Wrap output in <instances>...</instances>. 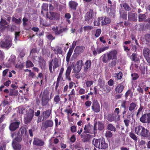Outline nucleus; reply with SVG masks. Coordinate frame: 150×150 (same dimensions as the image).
I'll return each mask as SVG.
<instances>
[{"label": "nucleus", "mask_w": 150, "mask_h": 150, "mask_svg": "<svg viewBox=\"0 0 150 150\" xmlns=\"http://www.w3.org/2000/svg\"><path fill=\"white\" fill-rule=\"evenodd\" d=\"M16 58L15 55H11L9 60V61L11 63L14 64Z\"/></svg>", "instance_id": "nucleus-49"}, {"label": "nucleus", "mask_w": 150, "mask_h": 150, "mask_svg": "<svg viewBox=\"0 0 150 150\" xmlns=\"http://www.w3.org/2000/svg\"><path fill=\"white\" fill-rule=\"evenodd\" d=\"M93 128V127L90 123L85 125L84 127V132L87 133H91V130Z\"/></svg>", "instance_id": "nucleus-18"}, {"label": "nucleus", "mask_w": 150, "mask_h": 150, "mask_svg": "<svg viewBox=\"0 0 150 150\" xmlns=\"http://www.w3.org/2000/svg\"><path fill=\"white\" fill-rule=\"evenodd\" d=\"M146 18V16L144 14H140L139 17V21H144Z\"/></svg>", "instance_id": "nucleus-37"}, {"label": "nucleus", "mask_w": 150, "mask_h": 150, "mask_svg": "<svg viewBox=\"0 0 150 150\" xmlns=\"http://www.w3.org/2000/svg\"><path fill=\"white\" fill-rule=\"evenodd\" d=\"M93 81H86L85 84L87 87H89L93 83Z\"/></svg>", "instance_id": "nucleus-50"}, {"label": "nucleus", "mask_w": 150, "mask_h": 150, "mask_svg": "<svg viewBox=\"0 0 150 150\" xmlns=\"http://www.w3.org/2000/svg\"><path fill=\"white\" fill-rule=\"evenodd\" d=\"M34 111L31 109H30L27 115L24 117V122L26 124L30 123L31 121L33 116Z\"/></svg>", "instance_id": "nucleus-7"}, {"label": "nucleus", "mask_w": 150, "mask_h": 150, "mask_svg": "<svg viewBox=\"0 0 150 150\" xmlns=\"http://www.w3.org/2000/svg\"><path fill=\"white\" fill-rule=\"evenodd\" d=\"M93 144L96 147L101 149H105L108 147V144L105 143L104 139H101L94 138Z\"/></svg>", "instance_id": "nucleus-1"}, {"label": "nucleus", "mask_w": 150, "mask_h": 150, "mask_svg": "<svg viewBox=\"0 0 150 150\" xmlns=\"http://www.w3.org/2000/svg\"><path fill=\"white\" fill-rule=\"evenodd\" d=\"M98 85L100 88H103L104 86L105 82L104 80L100 79L98 80Z\"/></svg>", "instance_id": "nucleus-44"}, {"label": "nucleus", "mask_w": 150, "mask_h": 150, "mask_svg": "<svg viewBox=\"0 0 150 150\" xmlns=\"http://www.w3.org/2000/svg\"><path fill=\"white\" fill-rule=\"evenodd\" d=\"M131 58L132 60L135 61H137L138 59L137 57V54L134 53L132 54L131 56Z\"/></svg>", "instance_id": "nucleus-41"}, {"label": "nucleus", "mask_w": 150, "mask_h": 150, "mask_svg": "<svg viewBox=\"0 0 150 150\" xmlns=\"http://www.w3.org/2000/svg\"><path fill=\"white\" fill-rule=\"evenodd\" d=\"M21 133L22 134H26V130L25 128L24 127H22L21 128Z\"/></svg>", "instance_id": "nucleus-61"}, {"label": "nucleus", "mask_w": 150, "mask_h": 150, "mask_svg": "<svg viewBox=\"0 0 150 150\" xmlns=\"http://www.w3.org/2000/svg\"><path fill=\"white\" fill-rule=\"evenodd\" d=\"M110 22V19L108 18H105L103 20H102V25H105L109 24Z\"/></svg>", "instance_id": "nucleus-31"}, {"label": "nucleus", "mask_w": 150, "mask_h": 150, "mask_svg": "<svg viewBox=\"0 0 150 150\" xmlns=\"http://www.w3.org/2000/svg\"><path fill=\"white\" fill-rule=\"evenodd\" d=\"M52 30L56 35H59L62 33V30L60 29L58 30V28L57 26L53 27Z\"/></svg>", "instance_id": "nucleus-27"}, {"label": "nucleus", "mask_w": 150, "mask_h": 150, "mask_svg": "<svg viewBox=\"0 0 150 150\" xmlns=\"http://www.w3.org/2000/svg\"><path fill=\"white\" fill-rule=\"evenodd\" d=\"M102 61L104 63H107L108 61H109L108 58L107 54H105L103 55Z\"/></svg>", "instance_id": "nucleus-46"}, {"label": "nucleus", "mask_w": 150, "mask_h": 150, "mask_svg": "<svg viewBox=\"0 0 150 150\" xmlns=\"http://www.w3.org/2000/svg\"><path fill=\"white\" fill-rule=\"evenodd\" d=\"M91 65V62L90 60H87L85 63L84 68L85 72L88 71V69L90 68Z\"/></svg>", "instance_id": "nucleus-22"}, {"label": "nucleus", "mask_w": 150, "mask_h": 150, "mask_svg": "<svg viewBox=\"0 0 150 150\" xmlns=\"http://www.w3.org/2000/svg\"><path fill=\"white\" fill-rule=\"evenodd\" d=\"M47 17L50 19L53 20H57L59 18L60 15L58 13L50 11L47 15Z\"/></svg>", "instance_id": "nucleus-8"}, {"label": "nucleus", "mask_w": 150, "mask_h": 150, "mask_svg": "<svg viewBox=\"0 0 150 150\" xmlns=\"http://www.w3.org/2000/svg\"><path fill=\"white\" fill-rule=\"evenodd\" d=\"M131 76L132 77V79L133 80H136L137 79L138 77V75L136 73L132 74H131Z\"/></svg>", "instance_id": "nucleus-52"}, {"label": "nucleus", "mask_w": 150, "mask_h": 150, "mask_svg": "<svg viewBox=\"0 0 150 150\" xmlns=\"http://www.w3.org/2000/svg\"><path fill=\"white\" fill-rule=\"evenodd\" d=\"M25 111V108L22 106H20L18 108V112L21 114H23Z\"/></svg>", "instance_id": "nucleus-35"}, {"label": "nucleus", "mask_w": 150, "mask_h": 150, "mask_svg": "<svg viewBox=\"0 0 150 150\" xmlns=\"http://www.w3.org/2000/svg\"><path fill=\"white\" fill-rule=\"evenodd\" d=\"M11 41L10 37H6L0 42V46L2 48L8 49L11 45Z\"/></svg>", "instance_id": "nucleus-3"}, {"label": "nucleus", "mask_w": 150, "mask_h": 150, "mask_svg": "<svg viewBox=\"0 0 150 150\" xmlns=\"http://www.w3.org/2000/svg\"><path fill=\"white\" fill-rule=\"evenodd\" d=\"M83 63V61L81 60H80L77 62L73 69V71L74 73H78L81 71Z\"/></svg>", "instance_id": "nucleus-9"}, {"label": "nucleus", "mask_w": 150, "mask_h": 150, "mask_svg": "<svg viewBox=\"0 0 150 150\" xmlns=\"http://www.w3.org/2000/svg\"><path fill=\"white\" fill-rule=\"evenodd\" d=\"M84 49V47L83 46H77L74 50V52L76 54H80L83 52Z\"/></svg>", "instance_id": "nucleus-21"}, {"label": "nucleus", "mask_w": 150, "mask_h": 150, "mask_svg": "<svg viewBox=\"0 0 150 150\" xmlns=\"http://www.w3.org/2000/svg\"><path fill=\"white\" fill-rule=\"evenodd\" d=\"M12 146L15 150H20L21 149V145L15 142L14 140L13 142Z\"/></svg>", "instance_id": "nucleus-25"}, {"label": "nucleus", "mask_w": 150, "mask_h": 150, "mask_svg": "<svg viewBox=\"0 0 150 150\" xmlns=\"http://www.w3.org/2000/svg\"><path fill=\"white\" fill-rule=\"evenodd\" d=\"M60 98L59 96L57 95L54 97V101L56 103V104L58 103L60 101Z\"/></svg>", "instance_id": "nucleus-51"}, {"label": "nucleus", "mask_w": 150, "mask_h": 150, "mask_svg": "<svg viewBox=\"0 0 150 150\" xmlns=\"http://www.w3.org/2000/svg\"><path fill=\"white\" fill-rule=\"evenodd\" d=\"M129 135L131 138L135 141H137V137L134 134L130 132L129 133Z\"/></svg>", "instance_id": "nucleus-48"}, {"label": "nucleus", "mask_w": 150, "mask_h": 150, "mask_svg": "<svg viewBox=\"0 0 150 150\" xmlns=\"http://www.w3.org/2000/svg\"><path fill=\"white\" fill-rule=\"evenodd\" d=\"M105 118L110 122L114 121L116 117V116L113 114H109L108 115H104Z\"/></svg>", "instance_id": "nucleus-17"}, {"label": "nucleus", "mask_w": 150, "mask_h": 150, "mask_svg": "<svg viewBox=\"0 0 150 150\" xmlns=\"http://www.w3.org/2000/svg\"><path fill=\"white\" fill-rule=\"evenodd\" d=\"M108 130L112 131H116V128L112 124H109L108 126Z\"/></svg>", "instance_id": "nucleus-38"}, {"label": "nucleus", "mask_w": 150, "mask_h": 150, "mask_svg": "<svg viewBox=\"0 0 150 150\" xmlns=\"http://www.w3.org/2000/svg\"><path fill=\"white\" fill-rule=\"evenodd\" d=\"M116 64V61L114 60L112 61L109 64V66L111 67H113L115 66Z\"/></svg>", "instance_id": "nucleus-57"}, {"label": "nucleus", "mask_w": 150, "mask_h": 150, "mask_svg": "<svg viewBox=\"0 0 150 150\" xmlns=\"http://www.w3.org/2000/svg\"><path fill=\"white\" fill-rule=\"evenodd\" d=\"M137 15L132 13H129L128 19L130 21H136L137 20Z\"/></svg>", "instance_id": "nucleus-16"}, {"label": "nucleus", "mask_w": 150, "mask_h": 150, "mask_svg": "<svg viewBox=\"0 0 150 150\" xmlns=\"http://www.w3.org/2000/svg\"><path fill=\"white\" fill-rule=\"evenodd\" d=\"M107 56L109 60L116 59L117 57V51L115 50L111 51L107 53Z\"/></svg>", "instance_id": "nucleus-11"}, {"label": "nucleus", "mask_w": 150, "mask_h": 150, "mask_svg": "<svg viewBox=\"0 0 150 150\" xmlns=\"http://www.w3.org/2000/svg\"><path fill=\"white\" fill-rule=\"evenodd\" d=\"M0 23L1 25L2 26H4L7 24L5 20L3 19L2 18H1Z\"/></svg>", "instance_id": "nucleus-55"}, {"label": "nucleus", "mask_w": 150, "mask_h": 150, "mask_svg": "<svg viewBox=\"0 0 150 150\" xmlns=\"http://www.w3.org/2000/svg\"><path fill=\"white\" fill-rule=\"evenodd\" d=\"M93 28V27L90 26H85L83 27V30L84 31H90Z\"/></svg>", "instance_id": "nucleus-45"}, {"label": "nucleus", "mask_w": 150, "mask_h": 150, "mask_svg": "<svg viewBox=\"0 0 150 150\" xmlns=\"http://www.w3.org/2000/svg\"><path fill=\"white\" fill-rule=\"evenodd\" d=\"M144 56L147 62L150 65V50L146 47H144L143 50Z\"/></svg>", "instance_id": "nucleus-12"}, {"label": "nucleus", "mask_w": 150, "mask_h": 150, "mask_svg": "<svg viewBox=\"0 0 150 150\" xmlns=\"http://www.w3.org/2000/svg\"><path fill=\"white\" fill-rule=\"evenodd\" d=\"M73 67V65L72 64L71 66H69L67 69L65 74V75L67 76H69L72 68Z\"/></svg>", "instance_id": "nucleus-32"}, {"label": "nucleus", "mask_w": 150, "mask_h": 150, "mask_svg": "<svg viewBox=\"0 0 150 150\" xmlns=\"http://www.w3.org/2000/svg\"><path fill=\"white\" fill-rule=\"evenodd\" d=\"M122 74L121 72H120L117 74V77L118 79H121L122 77Z\"/></svg>", "instance_id": "nucleus-64"}, {"label": "nucleus", "mask_w": 150, "mask_h": 150, "mask_svg": "<svg viewBox=\"0 0 150 150\" xmlns=\"http://www.w3.org/2000/svg\"><path fill=\"white\" fill-rule=\"evenodd\" d=\"M48 4H43L42 6V10L41 11V13L43 14V10L47 11L48 10Z\"/></svg>", "instance_id": "nucleus-36"}, {"label": "nucleus", "mask_w": 150, "mask_h": 150, "mask_svg": "<svg viewBox=\"0 0 150 150\" xmlns=\"http://www.w3.org/2000/svg\"><path fill=\"white\" fill-rule=\"evenodd\" d=\"M108 47H104L98 49L97 50V52L98 54L101 53V52L104 51L108 49Z\"/></svg>", "instance_id": "nucleus-43"}, {"label": "nucleus", "mask_w": 150, "mask_h": 150, "mask_svg": "<svg viewBox=\"0 0 150 150\" xmlns=\"http://www.w3.org/2000/svg\"><path fill=\"white\" fill-rule=\"evenodd\" d=\"M78 5L76 2L74 1H71L69 3V7L73 10H76Z\"/></svg>", "instance_id": "nucleus-24"}, {"label": "nucleus", "mask_w": 150, "mask_h": 150, "mask_svg": "<svg viewBox=\"0 0 150 150\" xmlns=\"http://www.w3.org/2000/svg\"><path fill=\"white\" fill-rule=\"evenodd\" d=\"M145 39L147 42H150V34H148L146 35Z\"/></svg>", "instance_id": "nucleus-60"}, {"label": "nucleus", "mask_w": 150, "mask_h": 150, "mask_svg": "<svg viewBox=\"0 0 150 150\" xmlns=\"http://www.w3.org/2000/svg\"><path fill=\"white\" fill-rule=\"evenodd\" d=\"M59 66L58 59L56 58L53 59L49 62V68L50 72H53L52 69L54 71L55 69Z\"/></svg>", "instance_id": "nucleus-4"}, {"label": "nucleus", "mask_w": 150, "mask_h": 150, "mask_svg": "<svg viewBox=\"0 0 150 150\" xmlns=\"http://www.w3.org/2000/svg\"><path fill=\"white\" fill-rule=\"evenodd\" d=\"M91 103L92 102L91 101L88 100L85 102V104L87 107H89L91 106Z\"/></svg>", "instance_id": "nucleus-62"}, {"label": "nucleus", "mask_w": 150, "mask_h": 150, "mask_svg": "<svg viewBox=\"0 0 150 150\" xmlns=\"http://www.w3.org/2000/svg\"><path fill=\"white\" fill-rule=\"evenodd\" d=\"M52 50H53L54 52L55 53L61 54L63 52L61 48L59 47H57L56 48H52Z\"/></svg>", "instance_id": "nucleus-28"}, {"label": "nucleus", "mask_w": 150, "mask_h": 150, "mask_svg": "<svg viewBox=\"0 0 150 150\" xmlns=\"http://www.w3.org/2000/svg\"><path fill=\"white\" fill-rule=\"evenodd\" d=\"M140 121L143 123H150V113L144 114L140 117Z\"/></svg>", "instance_id": "nucleus-10"}, {"label": "nucleus", "mask_w": 150, "mask_h": 150, "mask_svg": "<svg viewBox=\"0 0 150 150\" xmlns=\"http://www.w3.org/2000/svg\"><path fill=\"white\" fill-rule=\"evenodd\" d=\"M33 144L37 146H41L44 145V142L43 141L38 138H35Z\"/></svg>", "instance_id": "nucleus-19"}, {"label": "nucleus", "mask_w": 150, "mask_h": 150, "mask_svg": "<svg viewBox=\"0 0 150 150\" xmlns=\"http://www.w3.org/2000/svg\"><path fill=\"white\" fill-rule=\"evenodd\" d=\"M124 89V86L122 84H118L116 87L115 91L117 93H121Z\"/></svg>", "instance_id": "nucleus-26"}, {"label": "nucleus", "mask_w": 150, "mask_h": 150, "mask_svg": "<svg viewBox=\"0 0 150 150\" xmlns=\"http://www.w3.org/2000/svg\"><path fill=\"white\" fill-rule=\"evenodd\" d=\"M33 64L30 61H28L26 62V67H31L33 66Z\"/></svg>", "instance_id": "nucleus-54"}, {"label": "nucleus", "mask_w": 150, "mask_h": 150, "mask_svg": "<svg viewBox=\"0 0 150 150\" xmlns=\"http://www.w3.org/2000/svg\"><path fill=\"white\" fill-rule=\"evenodd\" d=\"M16 133H14L11 135V137L13 138H15V139L17 141L20 142L21 141L22 138L19 135L17 136V137H16Z\"/></svg>", "instance_id": "nucleus-30"}, {"label": "nucleus", "mask_w": 150, "mask_h": 150, "mask_svg": "<svg viewBox=\"0 0 150 150\" xmlns=\"http://www.w3.org/2000/svg\"><path fill=\"white\" fill-rule=\"evenodd\" d=\"M23 25L24 26H25L27 25V22L28 21V19L24 17L23 19Z\"/></svg>", "instance_id": "nucleus-59"}, {"label": "nucleus", "mask_w": 150, "mask_h": 150, "mask_svg": "<svg viewBox=\"0 0 150 150\" xmlns=\"http://www.w3.org/2000/svg\"><path fill=\"white\" fill-rule=\"evenodd\" d=\"M124 122L125 123V126L127 127L129 125V120H125L124 121Z\"/></svg>", "instance_id": "nucleus-63"}, {"label": "nucleus", "mask_w": 150, "mask_h": 150, "mask_svg": "<svg viewBox=\"0 0 150 150\" xmlns=\"http://www.w3.org/2000/svg\"><path fill=\"white\" fill-rule=\"evenodd\" d=\"M92 109L93 111L95 112H99L100 111V105L98 101L95 100L93 101L92 106Z\"/></svg>", "instance_id": "nucleus-13"}, {"label": "nucleus", "mask_w": 150, "mask_h": 150, "mask_svg": "<svg viewBox=\"0 0 150 150\" xmlns=\"http://www.w3.org/2000/svg\"><path fill=\"white\" fill-rule=\"evenodd\" d=\"M102 18L101 17L98 18L97 20H96L94 22V24L95 26H98L100 23V22L102 21Z\"/></svg>", "instance_id": "nucleus-34"}, {"label": "nucleus", "mask_w": 150, "mask_h": 150, "mask_svg": "<svg viewBox=\"0 0 150 150\" xmlns=\"http://www.w3.org/2000/svg\"><path fill=\"white\" fill-rule=\"evenodd\" d=\"M101 32V30L99 29H98L96 30V33L95 35L97 37H99L100 35Z\"/></svg>", "instance_id": "nucleus-53"}, {"label": "nucleus", "mask_w": 150, "mask_h": 150, "mask_svg": "<svg viewBox=\"0 0 150 150\" xmlns=\"http://www.w3.org/2000/svg\"><path fill=\"white\" fill-rule=\"evenodd\" d=\"M49 93L46 90L44 92L42 99V106L46 105L49 101Z\"/></svg>", "instance_id": "nucleus-6"}, {"label": "nucleus", "mask_w": 150, "mask_h": 150, "mask_svg": "<svg viewBox=\"0 0 150 150\" xmlns=\"http://www.w3.org/2000/svg\"><path fill=\"white\" fill-rule=\"evenodd\" d=\"M18 93V91L12 90H11L9 93V94L11 96H17Z\"/></svg>", "instance_id": "nucleus-33"}, {"label": "nucleus", "mask_w": 150, "mask_h": 150, "mask_svg": "<svg viewBox=\"0 0 150 150\" xmlns=\"http://www.w3.org/2000/svg\"><path fill=\"white\" fill-rule=\"evenodd\" d=\"M12 20L13 21L17 24H20L21 22V19L19 18L18 19L15 17H13V18Z\"/></svg>", "instance_id": "nucleus-42"}, {"label": "nucleus", "mask_w": 150, "mask_h": 150, "mask_svg": "<svg viewBox=\"0 0 150 150\" xmlns=\"http://www.w3.org/2000/svg\"><path fill=\"white\" fill-rule=\"evenodd\" d=\"M135 133L138 135L142 136L147 137L149 136L148 130L142 126H138L135 129Z\"/></svg>", "instance_id": "nucleus-2"}, {"label": "nucleus", "mask_w": 150, "mask_h": 150, "mask_svg": "<svg viewBox=\"0 0 150 150\" xmlns=\"http://www.w3.org/2000/svg\"><path fill=\"white\" fill-rule=\"evenodd\" d=\"M20 122H16L11 123L9 126V129L11 131H14L17 129L19 125Z\"/></svg>", "instance_id": "nucleus-15"}, {"label": "nucleus", "mask_w": 150, "mask_h": 150, "mask_svg": "<svg viewBox=\"0 0 150 150\" xmlns=\"http://www.w3.org/2000/svg\"><path fill=\"white\" fill-rule=\"evenodd\" d=\"M51 113V110H48L43 112L42 113V117L44 119L47 118L50 115Z\"/></svg>", "instance_id": "nucleus-23"}, {"label": "nucleus", "mask_w": 150, "mask_h": 150, "mask_svg": "<svg viewBox=\"0 0 150 150\" xmlns=\"http://www.w3.org/2000/svg\"><path fill=\"white\" fill-rule=\"evenodd\" d=\"M73 51V48H70L69 51L67 53V56L66 57V60L68 62H69L70 57L72 54Z\"/></svg>", "instance_id": "nucleus-29"}, {"label": "nucleus", "mask_w": 150, "mask_h": 150, "mask_svg": "<svg viewBox=\"0 0 150 150\" xmlns=\"http://www.w3.org/2000/svg\"><path fill=\"white\" fill-rule=\"evenodd\" d=\"M136 106V104L133 103H131L129 108V110L130 111H132L135 108Z\"/></svg>", "instance_id": "nucleus-39"}, {"label": "nucleus", "mask_w": 150, "mask_h": 150, "mask_svg": "<svg viewBox=\"0 0 150 150\" xmlns=\"http://www.w3.org/2000/svg\"><path fill=\"white\" fill-rule=\"evenodd\" d=\"M9 102L5 100L0 105V110L1 108L4 109V111L6 113L8 114L10 112L11 110V107L9 106L8 104Z\"/></svg>", "instance_id": "nucleus-5"}, {"label": "nucleus", "mask_w": 150, "mask_h": 150, "mask_svg": "<svg viewBox=\"0 0 150 150\" xmlns=\"http://www.w3.org/2000/svg\"><path fill=\"white\" fill-rule=\"evenodd\" d=\"M93 11L92 10H90L86 13L85 16V21H88L93 17Z\"/></svg>", "instance_id": "nucleus-20"}, {"label": "nucleus", "mask_w": 150, "mask_h": 150, "mask_svg": "<svg viewBox=\"0 0 150 150\" xmlns=\"http://www.w3.org/2000/svg\"><path fill=\"white\" fill-rule=\"evenodd\" d=\"M53 125V122L52 120H47L42 123L41 128L43 130H45L48 127H52Z\"/></svg>", "instance_id": "nucleus-14"}, {"label": "nucleus", "mask_w": 150, "mask_h": 150, "mask_svg": "<svg viewBox=\"0 0 150 150\" xmlns=\"http://www.w3.org/2000/svg\"><path fill=\"white\" fill-rule=\"evenodd\" d=\"M85 92L86 91L83 88H80L79 91V93L80 95L84 94L85 93Z\"/></svg>", "instance_id": "nucleus-58"}, {"label": "nucleus", "mask_w": 150, "mask_h": 150, "mask_svg": "<svg viewBox=\"0 0 150 150\" xmlns=\"http://www.w3.org/2000/svg\"><path fill=\"white\" fill-rule=\"evenodd\" d=\"M98 129L100 130H102L104 128L103 125L101 123H99L98 124Z\"/></svg>", "instance_id": "nucleus-56"}, {"label": "nucleus", "mask_w": 150, "mask_h": 150, "mask_svg": "<svg viewBox=\"0 0 150 150\" xmlns=\"http://www.w3.org/2000/svg\"><path fill=\"white\" fill-rule=\"evenodd\" d=\"M112 136V133L110 131H107L106 132L105 136L108 139L111 137Z\"/></svg>", "instance_id": "nucleus-47"}, {"label": "nucleus", "mask_w": 150, "mask_h": 150, "mask_svg": "<svg viewBox=\"0 0 150 150\" xmlns=\"http://www.w3.org/2000/svg\"><path fill=\"white\" fill-rule=\"evenodd\" d=\"M121 6L122 7H123L126 11H129L130 9V7L126 3L122 4Z\"/></svg>", "instance_id": "nucleus-40"}]
</instances>
